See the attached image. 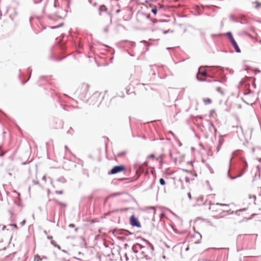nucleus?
I'll use <instances>...</instances> for the list:
<instances>
[{"mask_svg":"<svg viewBox=\"0 0 261 261\" xmlns=\"http://www.w3.org/2000/svg\"><path fill=\"white\" fill-rule=\"evenodd\" d=\"M254 4H255L254 7L255 9H257L258 7L261 6V3H259L258 2H255V3H254Z\"/></svg>","mask_w":261,"mask_h":261,"instance_id":"nucleus-11","label":"nucleus"},{"mask_svg":"<svg viewBox=\"0 0 261 261\" xmlns=\"http://www.w3.org/2000/svg\"><path fill=\"white\" fill-rule=\"evenodd\" d=\"M185 171L188 173V175L185 176V177L186 182H189L191 180L194 179V176H196L195 174L192 172H189L187 170H185Z\"/></svg>","mask_w":261,"mask_h":261,"instance_id":"nucleus-5","label":"nucleus"},{"mask_svg":"<svg viewBox=\"0 0 261 261\" xmlns=\"http://www.w3.org/2000/svg\"><path fill=\"white\" fill-rule=\"evenodd\" d=\"M216 90L219 92V93H221L222 94H223V91L221 87H217L216 88Z\"/></svg>","mask_w":261,"mask_h":261,"instance_id":"nucleus-12","label":"nucleus"},{"mask_svg":"<svg viewBox=\"0 0 261 261\" xmlns=\"http://www.w3.org/2000/svg\"><path fill=\"white\" fill-rule=\"evenodd\" d=\"M137 18L138 21L142 19H148L149 18V15L144 13H138Z\"/></svg>","mask_w":261,"mask_h":261,"instance_id":"nucleus-7","label":"nucleus"},{"mask_svg":"<svg viewBox=\"0 0 261 261\" xmlns=\"http://www.w3.org/2000/svg\"><path fill=\"white\" fill-rule=\"evenodd\" d=\"M126 167L123 165H120L118 166H115L113 167L112 169L108 172L109 175L115 174L118 173L125 172Z\"/></svg>","mask_w":261,"mask_h":261,"instance_id":"nucleus-3","label":"nucleus"},{"mask_svg":"<svg viewBox=\"0 0 261 261\" xmlns=\"http://www.w3.org/2000/svg\"><path fill=\"white\" fill-rule=\"evenodd\" d=\"M187 195L189 197V199L190 200L192 199V196H191V194L190 192L188 193Z\"/></svg>","mask_w":261,"mask_h":261,"instance_id":"nucleus-18","label":"nucleus"},{"mask_svg":"<svg viewBox=\"0 0 261 261\" xmlns=\"http://www.w3.org/2000/svg\"><path fill=\"white\" fill-rule=\"evenodd\" d=\"M25 223V220H24L21 222V224L23 225H24Z\"/></svg>","mask_w":261,"mask_h":261,"instance_id":"nucleus-22","label":"nucleus"},{"mask_svg":"<svg viewBox=\"0 0 261 261\" xmlns=\"http://www.w3.org/2000/svg\"><path fill=\"white\" fill-rule=\"evenodd\" d=\"M99 14L101 15L102 12L107 11V8L105 5H102L99 7Z\"/></svg>","mask_w":261,"mask_h":261,"instance_id":"nucleus-8","label":"nucleus"},{"mask_svg":"<svg viewBox=\"0 0 261 261\" xmlns=\"http://www.w3.org/2000/svg\"><path fill=\"white\" fill-rule=\"evenodd\" d=\"M251 30L253 32H254V28L253 27H251Z\"/></svg>","mask_w":261,"mask_h":261,"instance_id":"nucleus-23","label":"nucleus"},{"mask_svg":"<svg viewBox=\"0 0 261 261\" xmlns=\"http://www.w3.org/2000/svg\"><path fill=\"white\" fill-rule=\"evenodd\" d=\"M236 51V52L237 53H240L241 52V50L240 49V48L239 47L237 42L236 43H234V44L232 45Z\"/></svg>","mask_w":261,"mask_h":261,"instance_id":"nucleus-10","label":"nucleus"},{"mask_svg":"<svg viewBox=\"0 0 261 261\" xmlns=\"http://www.w3.org/2000/svg\"><path fill=\"white\" fill-rule=\"evenodd\" d=\"M157 9L156 8H153L151 10V12L154 14H156L157 13Z\"/></svg>","mask_w":261,"mask_h":261,"instance_id":"nucleus-14","label":"nucleus"},{"mask_svg":"<svg viewBox=\"0 0 261 261\" xmlns=\"http://www.w3.org/2000/svg\"><path fill=\"white\" fill-rule=\"evenodd\" d=\"M228 205L225 204L217 203L212 207V212L215 214L217 218L221 217L223 213L227 212L228 210L223 208L224 207H228Z\"/></svg>","mask_w":261,"mask_h":261,"instance_id":"nucleus-1","label":"nucleus"},{"mask_svg":"<svg viewBox=\"0 0 261 261\" xmlns=\"http://www.w3.org/2000/svg\"><path fill=\"white\" fill-rule=\"evenodd\" d=\"M200 74L203 76H206L207 74V73L205 71H202V72H200Z\"/></svg>","mask_w":261,"mask_h":261,"instance_id":"nucleus-16","label":"nucleus"},{"mask_svg":"<svg viewBox=\"0 0 261 261\" xmlns=\"http://www.w3.org/2000/svg\"><path fill=\"white\" fill-rule=\"evenodd\" d=\"M56 193L58 194H62L63 193L62 191H56Z\"/></svg>","mask_w":261,"mask_h":261,"instance_id":"nucleus-19","label":"nucleus"},{"mask_svg":"<svg viewBox=\"0 0 261 261\" xmlns=\"http://www.w3.org/2000/svg\"><path fill=\"white\" fill-rule=\"evenodd\" d=\"M230 40L231 43H232V45L236 43V42L234 40V38H231V40Z\"/></svg>","mask_w":261,"mask_h":261,"instance_id":"nucleus-17","label":"nucleus"},{"mask_svg":"<svg viewBox=\"0 0 261 261\" xmlns=\"http://www.w3.org/2000/svg\"><path fill=\"white\" fill-rule=\"evenodd\" d=\"M119 11H120V10H118L117 11V13H118Z\"/></svg>","mask_w":261,"mask_h":261,"instance_id":"nucleus-24","label":"nucleus"},{"mask_svg":"<svg viewBox=\"0 0 261 261\" xmlns=\"http://www.w3.org/2000/svg\"><path fill=\"white\" fill-rule=\"evenodd\" d=\"M160 184L162 186H164L165 185V181L163 178L160 179Z\"/></svg>","mask_w":261,"mask_h":261,"instance_id":"nucleus-13","label":"nucleus"},{"mask_svg":"<svg viewBox=\"0 0 261 261\" xmlns=\"http://www.w3.org/2000/svg\"><path fill=\"white\" fill-rule=\"evenodd\" d=\"M221 145V144L220 143L219 146L217 147V151H219V150L220 149Z\"/></svg>","mask_w":261,"mask_h":261,"instance_id":"nucleus-21","label":"nucleus"},{"mask_svg":"<svg viewBox=\"0 0 261 261\" xmlns=\"http://www.w3.org/2000/svg\"><path fill=\"white\" fill-rule=\"evenodd\" d=\"M227 35L228 36L230 40H231V38H233L230 32L228 33L227 34Z\"/></svg>","mask_w":261,"mask_h":261,"instance_id":"nucleus-15","label":"nucleus"},{"mask_svg":"<svg viewBox=\"0 0 261 261\" xmlns=\"http://www.w3.org/2000/svg\"><path fill=\"white\" fill-rule=\"evenodd\" d=\"M149 158H151V159H154L155 158V156L153 154H151L149 155Z\"/></svg>","mask_w":261,"mask_h":261,"instance_id":"nucleus-20","label":"nucleus"},{"mask_svg":"<svg viewBox=\"0 0 261 261\" xmlns=\"http://www.w3.org/2000/svg\"><path fill=\"white\" fill-rule=\"evenodd\" d=\"M203 101L205 105H209L212 103V100L209 98H204L203 99Z\"/></svg>","mask_w":261,"mask_h":261,"instance_id":"nucleus-9","label":"nucleus"},{"mask_svg":"<svg viewBox=\"0 0 261 261\" xmlns=\"http://www.w3.org/2000/svg\"><path fill=\"white\" fill-rule=\"evenodd\" d=\"M253 156L257 160L261 159V149L256 148L253 150Z\"/></svg>","mask_w":261,"mask_h":261,"instance_id":"nucleus-6","label":"nucleus"},{"mask_svg":"<svg viewBox=\"0 0 261 261\" xmlns=\"http://www.w3.org/2000/svg\"><path fill=\"white\" fill-rule=\"evenodd\" d=\"M130 224L133 226H137L138 227H141V224L138 219L135 217L134 215H132L130 218Z\"/></svg>","mask_w":261,"mask_h":261,"instance_id":"nucleus-4","label":"nucleus"},{"mask_svg":"<svg viewBox=\"0 0 261 261\" xmlns=\"http://www.w3.org/2000/svg\"><path fill=\"white\" fill-rule=\"evenodd\" d=\"M104 98V94L99 92L94 93L89 98L91 104L99 105Z\"/></svg>","mask_w":261,"mask_h":261,"instance_id":"nucleus-2","label":"nucleus"}]
</instances>
